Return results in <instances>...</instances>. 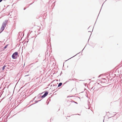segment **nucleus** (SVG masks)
<instances>
[{
  "label": "nucleus",
  "mask_w": 122,
  "mask_h": 122,
  "mask_svg": "<svg viewBox=\"0 0 122 122\" xmlns=\"http://www.w3.org/2000/svg\"><path fill=\"white\" fill-rule=\"evenodd\" d=\"M112 94V92L111 91H107L106 92V95L108 97L111 96Z\"/></svg>",
  "instance_id": "2"
},
{
  "label": "nucleus",
  "mask_w": 122,
  "mask_h": 122,
  "mask_svg": "<svg viewBox=\"0 0 122 122\" xmlns=\"http://www.w3.org/2000/svg\"><path fill=\"white\" fill-rule=\"evenodd\" d=\"M100 76H101V75H99V76H98V77H99Z\"/></svg>",
  "instance_id": "15"
},
{
  "label": "nucleus",
  "mask_w": 122,
  "mask_h": 122,
  "mask_svg": "<svg viewBox=\"0 0 122 122\" xmlns=\"http://www.w3.org/2000/svg\"><path fill=\"white\" fill-rule=\"evenodd\" d=\"M6 66L4 65L2 67V69L3 70H4L5 68V67Z\"/></svg>",
  "instance_id": "6"
},
{
  "label": "nucleus",
  "mask_w": 122,
  "mask_h": 122,
  "mask_svg": "<svg viewBox=\"0 0 122 122\" xmlns=\"http://www.w3.org/2000/svg\"><path fill=\"white\" fill-rule=\"evenodd\" d=\"M75 102V103H76V104H77V102Z\"/></svg>",
  "instance_id": "14"
},
{
  "label": "nucleus",
  "mask_w": 122,
  "mask_h": 122,
  "mask_svg": "<svg viewBox=\"0 0 122 122\" xmlns=\"http://www.w3.org/2000/svg\"><path fill=\"white\" fill-rule=\"evenodd\" d=\"M103 122H104V120H103Z\"/></svg>",
  "instance_id": "19"
},
{
  "label": "nucleus",
  "mask_w": 122,
  "mask_h": 122,
  "mask_svg": "<svg viewBox=\"0 0 122 122\" xmlns=\"http://www.w3.org/2000/svg\"><path fill=\"white\" fill-rule=\"evenodd\" d=\"M53 86H55V85H54V84H53Z\"/></svg>",
  "instance_id": "17"
},
{
  "label": "nucleus",
  "mask_w": 122,
  "mask_h": 122,
  "mask_svg": "<svg viewBox=\"0 0 122 122\" xmlns=\"http://www.w3.org/2000/svg\"><path fill=\"white\" fill-rule=\"evenodd\" d=\"M29 76V75H25V76Z\"/></svg>",
  "instance_id": "10"
},
{
  "label": "nucleus",
  "mask_w": 122,
  "mask_h": 122,
  "mask_svg": "<svg viewBox=\"0 0 122 122\" xmlns=\"http://www.w3.org/2000/svg\"><path fill=\"white\" fill-rule=\"evenodd\" d=\"M8 46V45H7L6 46H5L4 47V49H6L7 47V46Z\"/></svg>",
  "instance_id": "7"
},
{
  "label": "nucleus",
  "mask_w": 122,
  "mask_h": 122,
  "mask_svg": "<svg viewBox=\"0 0 122 122\" xmlns=\"http://www.w3.org/2000/svg\"><path fill=\"white\" fill-rule=\"evenodd\" d=\"M18 52H16L13 53L12 56V58L13 59H16L17 57L16 56L18 55Z\"/></svg>",
  "instance_id": "3"
},
{
  "label": "nucleus",
  "mask_w": 122,
  "mask_h": 122,
  "mask_svg": "<svg viewBox=\"0 0 122 122\" xmlns=\"http://www.w3.org/2000/svg\"><path fill=\"white\" fill-rule=\"evenodd\" d=\"M26 9V8H24V10H25V9Z\"/></svg>",
  "instance_id": "11"
},
{
  "label": "nucleus",
  "mask_w": 122,
  "mask_h": 122,
  "mask_svg": "<svg viewBox=\"0 0 122 122\" xmlns=\"http://www.w3.org/2000/svg\"><path fill=\"white\" fill-rule=\"evenodd\" d=\"M32 4V3H31V4H30L29 5V6L30 5H31Z\"/></svg>",
  "instance_id": "13"
},
{
  "label": "nucleus",
  "mask_w": 122,
  "mask_h": 122,
  "mask_svg": "<svg viewBox=\"0 0 122 122\" xmlns=\"http://www.w3.org/2000/svg\"><path fill=\"white\" fill-rule=\"evenodd\" d=\"M8 21L7 20H5V21L3 22V23L2 26L0 28V30L1 31L0 33L1 32L4 30Z\"/></svg>",
  "instance_id": "1"
},
{
  "label": "nucleus",
  "mask_w": 122,
  "mask_h": 122,
  "mask_svg": "<svg viewBox=\"0 0 122 122\" xmlns=\"http://www.w3.org/2000/svg\"><path fill=\"white\" fill-rule=\"evenodd\" d=\"M48 92L47 91H46V92H45L44 94L41 97L42 98H44L48 94Z\"/></svg>",
  "instance_id": "4"
},
{
  "label": "nucleus",
  "mask_w": 122,
  "mask_h": 122,
  "mask_svg": "<svg viewBox=\"0 0 122 122\" xmlns=\"http://www.w3.org/2000/svg\"><path fill=\"white\" fill-rule=\"evenodd\" d=\"M84 49H83L82 50V51L84 49Z\"/></svg>",
  "instance_id": "18"
},
{
  "label": "nucleus",
  "mask_w": 122,
  "mask_h": 122,
  "mask_svg": "<svg viewBox=\"0 0 122 122\" xmlns=\"http://www.w3.org/2000/svg\"><path fill=\"white\" fill-rule=\"evenodd\" d=\"M41 100H38V101H35V102H36V103H37V102H38L40 101Z\"/></svg>",
  "instance_id": "8"
},
{
  "label": "nucleus",
  "mask_w": 122,
  "mask_h": 122,
  "mask_svg": "<svg viewBox=\"0 0 122 122\" xmlns=\"http://www.w3.org/2000/svg\"><path fill=\"white\" fill-rule=\"evenodd\" d=\"M77 54L76 55H75L74 56H73V57H71V58H70L69 59H70L71 58H72V57H74V56H76V55H77Z\"/></svg>",
  "instance_id": "9"
},
{
  "label": "nucleus",
  "mask_w": 122,
  "mask_h": 122,
  "mask_svg": "<svg viewBox=\"0 0 122 122\" xmlns=\"http://www.w3.org/2000/svg\"><path fill=\"white\" fill-rule=\"evenodd\" d=\"M67 81L65 83H66L67 82V81Z\"/></svg>",
  "instance_id": "16"
},
{
  "label": "nucleus",
  "mask_w": 122,
  "mask_h": 122,
  "mask_svg": "<svg viewBox=\"0 0 122 122\" xmlns=\"http://www.w3.org/2000/svg\"><path fill=\"white\" fill-rule=\"evenodd\" d=\"M62 83H61V82L60 83H59V84H58V86L57 87H59L61 86V85H62Z\"/></svg>",
  "instance_id": "5"
},
{
  "label": "nucleus",
  "mask_w": 122,
  "mask_h": 122,
  "mask_svg": "<svg viewBox=\"0 0 122 122\" xmlns=\"http://www.w3.org/2000/svg\"><path fill=\"white\" fill-rule=\"evenodd\" d=\"M2 0H0V2L2 1Z\"/></svg>",
  "instance_id": "12"
}]
</instances>
